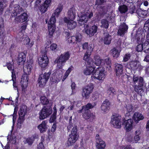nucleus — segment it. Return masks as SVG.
Wrapping results in <instances>:
<instances>
[{"label":"nucleus","instance_id":"f257e3e1","mask_svg":"<svg viewBox=\"0 0 149 149\" xmlns=\"http://www.w3.org/2000/svg\"><path fill=\"white\" fill-rule=\"evenodd\" d=\"M63 5L61 4L58 5L57 8L55 10V12L52 15L50 19L48 22V26L49 34L52 36L55 31L56 26L55 23L56 22V17H58L63 9Z\"/></svg>","mask_w":149,"mask_h":149},{"label":"nucleus","instance_id":"f03ea898","mask_svg":"<svg viewBox=\"0 0 149 149\" xmlns=\"http://www.w3.org/2000/svg\"><path fill=\"white\" fill-rule=\"evenodd\" d=\"M33 65V63L31 61H29L26 62L25 64L23 66L24 72L26 74L25 75H23L22 78L21 79V83L23 82L25 83V86L24 83L22 85V90L25 91V89L27 87L28 84V78L27 75L31 73V71Z\"/></svg>","mask_w":149,"mask_h":149},{"label":"nucleus","instance_id":"7ed1b4c3","mask_svg":"<svg viewBox=\"0 0 149 149\" xmlns=\"http://www.w3.org/2000/svg\"><path fill=\"white\" fill-rule=\"evenodd\" d=\"M77 126H72L70 125L67 127L68 131H71V134L69 135L67 142L68 146H71L73 145L79 137V135L77 133Z\"/></svg>","mask_w":149,"mask_h":149},{"label":"nucleus","instance_id":"20e7f679","mask_svg":"<svg viewBox=\"0 0 149 149\" xmlns=\"http://www.w3.org/2000/svg\"><path fill=\"white\" fill-rule=\"evenodd\" d=\"M81 13H82V14L78 20V22L81 25L87 22L88 19L91 18L93 16V13L88 8L82 9L81 10Z\"/></svg>","mask_w":149,"mask_h":149},{"label":"nucleus","instance_id":"39448f33","mask_svg":"<svg viewBox=\"0 0 149 149\" xmlns=\"http://www.w3.org/2000/svg\"><path fill=\"white\" fill-rule=\"evenodd\" d=\"M70 55L68 52L62 54L58 57L54 61V62L57 63V68L62 69L64 65L66 62L69 59Z\"/></svg>","mask_w":149,"mask_h":149},{"label":"nucleus","instance_id":"423d86ee","mask_svg":"<svg viewBox=\"0 0 149 149\" xmlns=\"http://www.w3.org/2000/svg\"><path fill=\"white\" fill-rule=\"evenodd\" d=\"M139 79V85L135 86L134 91L138 94L141 95L144 91L143 86L144 85L145 83L142 77H141L136 76L135 75L134 76L133 81L135 84H136V82L138 79Z\"/></svg>","mask_w":149,"mask_h":149},{"label":"nucleus","instance_id":"0eeeda50","mask_svg":"<svg viewBox=\"0 0 149 149\" xmlns=\"http://www.w3.org/2000/svg\"><path fill=\"white\" fill-rule=\"evenodd\" d=\"M106 73L104 68L102 67H98L95 70L93 76H91L92 78H95L99 80L103 81L105 77Z\"/></svg>","mask_w":149,"mask_h":149},{"label":"nucleus","instance_id":"6e6552de","mask_svg":"<svg viewBox=\"0 0 149 149\" xmlns=\"http://www.w3.org/2000/svg\"><path fill=\"white\" fill-rule=\"evenodd\" d=\"M52 108L48 106H45L43 107L39 113V118L42 120L47 117L52 113Z\"/></svg>","mask_w":149,"mask_h":149},{"label":"nucleus","instance_id":"1a4fd4ad","mask_svg":"<svg viewBox=\"0 0 149 149\" xmlns=\"http://www.w3.org/2000/svg\"><path fill=\"white\" fill-rule=\"evenodd\" d=\"M120 116L118 115H113L111 117V123L114 127L120 128L122 124Z\"/></svg>","mask_w":149,"mask_h":149},{"label":"nucleus","instance_id":"9d476101","mask_svg":"<svg viewBox=\"0 0 149 149\" xmlns=\"http://www.w3.org/2000/svg\"><path fill=\"white\" fill-rule=\"evenodd\" d=\"M93 88V85L92 84L90 83L88 84L83 90L82 93V96L86 99L88 98Z\"/></svg>","mask_w":149,"mask_h":149},{"label":"nucleus","instance_id":"9b49d317","mask_svg":"<svg viewBox=\"0 0 149 149\" xmlns=\"http://www.w3.org/2000/svg\"><path fill=\"white\" fill-rule=\"evenodd\" d=\"M49 72L45 73L43 74L39 75L38 78V84L40 87L43 86L46 84L50 75Z\"/></svg>","mask_w":149,"mask_h":149},{"label":"nucleus","instance_id":"f8f14e48","mask_svg":"<svg viewBox=\"0 0 149 149\" xmlns=\"http://www.w3.org/2000/svg\"><path fill=\"white\" fill-rule=\"evenodd\" d=\"M88 65L84 70V73L86 75L92 74V76H93V74L95 71V68L93 66V62L91 60H88L87 62Z\"/></svg>","mask_w":149,"mask_h":149},{"label":"nucleus","instance_id":"ddd939ff","mask_svg":"<svg viewBox=\"0 0 149 149\" xmlns=\"http://www.w3.org/2000/svg\"><path fill=\"white\" fill-rule=\"evenodd\" d=\"M27 113L26 107L23 106L21 107L19 111V117L18 121V124H22L25 119L24 117Z\"/></svg>","mask_w":149,"mask_h":149},{"label":"nucleus","instance_id":"4468645a","mask_svg":"<svg viewBox=\"0 0 149 149\" xmlns=\"http://www.w3.org/2000/svg\"><path fill=\"white\" fill-rule=\"evenodd\" d=\"M48 58L46 54L44 53L42 57L38 59L39 65L42 68H45L48 63Z\"/></svg>","mask_w":149,"mask_h":149},{"label":"nucleus","instance_id":"2eb2a0df","mask_svg":"<svg viewBox=\"0 0 149 149\" xmlns=\"http://www.w3.org/2000/svg\"><path fill=\"white\" fill-rule=\"evenodd\" d=\"M97 149H105V144L100 137L98 134H97L95 136Z\"/></svg>","mask_w":149,"mask_h":149},{"label":"nucleus","instance_id":"dca6fc26","mask_svg":"<svg viewBox=\"0 0 149 149\" xmlns=\"http://www.w3.org/2000/svg\"><path fill=\"white\" fill-rule=\"evenodd\" d=\"M142 136V134L141 133V130L139 129H138L136 130L134 132V140L131 138L128 140L130 142L133 143H137L139 142V141L140 140Z\"/></svg>","mask_w":149,"mask_h":149},{"label":"nucleus","instance_id":"f3484780","mask_svg":"<svg viewBox=\"0 0 149 149\" xmlns=\"http://www.w3.org/2000/svg\"><path fill=\"white\" fill-rule=\"evenodd\" d=\"M128 29V26L125 23H121L118 31V35L120 36L124 35L127 32Z\"/></svg>","mask_w":149,"mask_h":149},{"label":"nucleus","instance_id":"a211bd4d","mask_svg":"<svg viewBox=\"0 0 149 149\" xmlns=\"http://www.w3.org/2000/svg\"><path fill=\"white\" fill-rule=\"evenodd\" d=\"M133 123V121L131 119L125 120L123 124L124 125V127L127 131H130L132 129Z\"/></svg>","mask_w":149,"mask_h":149},{"label":"nucleus","instance_id":"6ab92c4d","mask_svg":"<svg viewBox=\"0 0 149 149\" xmlns=\"http://www.w3.org/2000/svg\"><path fill=\"white\" fill-rule=\"evenodd\" d=\"M110 103L107 100H106L102 104L101 107L103 112H107L110 109Z\"/></svg>","mask_w":149,"mask_h":149},{"label":"nucleus","instance_id":"aec40b11","mask_svg":"<svg viewBox=\"0 0 149 149\" xmlns=\"http://www.w3.org/2000/svg\"><path fill=\"white\" fill-rule=\"evenodd\" d=\"M73 20H69L66 17L64 18V21L67 23L68 28L70 29H73L75 28L77 26V23L76 22L73 21Z\"/></svg>","mask_w":149,"mask_h":149},{"label":"nucleus","instance_id":"412c9836","mask_svg":"<svg viewBox=\"0 0 149 149\" xmlns=\"http://www.w3.org/2000/svg\"><path fill=\"white\" fill-rule=\"evenodd\" d=\"M83 117L86 119L92 120L95 118V116L89 110H85L83 115Z\"/></svg>","mask_w":149,"mask_h":149},{"label":"nucleus","instance_id":"4be33fe9","mask_svg":"<svg viewBox=\"0 0 149 149\" xmlns=\"http://www.w3.org/2000/svg\"><path fill=\"white\" fill-rule=\"evenodd\" d=\"M28 18V15L26 13H23L20 15L16 17L15 18L16 21L18 22H23L26 21Z\"/></svg>","mask_w":149,"mask_h":149},{"label":"nucleus","instance_id":"5701e85b","mask_svg":"<svg viewBox=\"0 0 149 149\" xmlns=\"http://www.w3.org/2000/svg\"><path fill=\"white\" fill-rule=\"evenodd\" d=\"M97 26L95 25H93L89 29L86 30L85 32L90 37H91L93 36L97 32Z\"/></svg>","mask_w":149,"mask_h":149},{"label":"nucleus","instance_id":"b1692460","mask_svg":"<svg viewBox=\"0 0 149 149\" xmlns=\"http://www.w3.org/2000/svg\"><path fill=\"white\" fill-rule=\"evenodd\" d=\"M68 17L70 20H74L76 16L75 8L72 7L69 9L68 12Z\"/></svg>","mask_w":149,"mask_h":149},{"label":"nucleus","instance_id":"393cba45","mask_svg":"<svg viewBox=\"0 0 149 149\" xmlns=\"http://www.w3.org/2000/svg\"><path fill=\"white\" fill-rule=\"evenodd\" d=\"M94 63L96 65H103L104 64V61L102 59L98 56H95L93 61Z\"/></svg>","mask_w":149,"mask_h":149},{"label":"nucleus","instance_id":"a878e982","mask_svg":"<svg viewBox=\"0 0 149 149\" xmlns=\"http://www.w3.org/2000/svg\"><path fill=\"white\" fill-rule=\"evenodd\" d=\"M144 47V49H148L149 48V42L148 41H146L143 44H139L138 45L136 48V50L138 52H141Z\"/></svg>","mask_w":149,"mask_h":149},{"label":"nucleus","instance_id":"bb28decb","mask_svg":"<svg viewBox=\"0 0 149 149\" xmlns=\"http://www.w3.org/2000/svg\"><path fill=\"white\" fill-rule=\"evenodd\" d=\"M13 10L14 12L13 13V14L15 16H16L23 11L22 8L18 4H15L14 6Z\"/></svg>","mask_w":149,"mask_h":149},{"label":"nucleus","instance_id":"cd10ccee","mask_svg":"<svg viewBox=\"0 0 149 149\" xmlns=\"http://www.w3.org/2000/svg\"><path fill=\"white\" fill-rule=\"evenodd\" d=\"M93 49V48L92 45H89L88 47V50H87L84 57V60L86 61L87 60L90 56L91 55Z\"/></svg>","mask_w":149,"mask_h":149},{"label":"nucleus","instance_id":"c85d7f7f","mask_svg":"<svg viewBox=\"0 0 149 149\" xmlns=\"http://www.w3.org/2000/svg\"><path fill=\"white\" fill-rule=\"evenodd\" d=\"M20 38H22L23 43L24 45H26L29 44L30 47H31L33 44V42L29 43L30 39L28 36L26 35H23L22 36H21Z\"/></svg>","mask_w":149,"mask_h":149},{"label":"nucleus","instance_id":"c756f323","mask_svg":"<svg viewBox=\"0 0 149 149\" xmlns=\"http://www.w3.org/2000/svg\"><path fill=\"white\" fill-rule=\"evenodd\" d=\"M112 39L111 36L108 33H104V37L103 40L104 43L106 45H109L111 42Z\"/></svg>","mask_w":149,"mask_h":149},{"label":"nucleus","instance_id":"7c9ffc66","mask_svg":"<svg viewBox=\"0 0 149 149\" xmlns=\"http://www.w3.org/2000/svg\"><path fill=\"white\" fill-rule=\"evenodd\" d=\"M38 136L35 135L31 137L28 138H27L24 141V143H27L29 145H31L34 140L35 139H37L38 138Z\"/></svg>","mask_w":149,"mask_h":149},{"label":"nucleus","instance_id":"2f4dec72","mask_svg":"<svg viewBox=\"0 0 149 149\" xmlns=\"http://www.w3.org/2000/svg\"><path fill=\"white\" fill-rule=\"evenodd\" d=\"M47 123L46 121H43L38 127L41 132H43L46 131L47 129Z\"/></svg>","mask_w":149,"mask_h":149},{"label":"nucleus","instance_id":"473e14b6","mask_svg":"<svg viewBox=\"0 0 149 149\" xmlns=\"http://www.w3.org/2000/svg\"><path fill=\"white\" fill-rule=\"evenodd\" d=\"M26 60V55L23 52L20 53L19 54L17 59V63H23Z\"/></svg>","mask_w":149,"mask_h":149},{"label":"nucleus","instance_id":"72a5a7b5","mask_svg":"<svg viewBox=\"0 0 149 149\" xmlns=\"http://www.w3.org/2000/svg\"><path fill=\"white\" fill-rule=\"evenodd\" d=\"M116 74L119 75L123 73V66L121 64L116 63L115 64Z\"/></svg>","mask_w":149,"mask_h":149},{"label":"nucleus","instance_id":"f704fd0d","mask_svg":"<svg viewBox=\"0 0 149 149\" xmlns=\"http://www.w3.org/2000/svg\"><path fill=\"white\" fill-rule=\"evenodd\" d=\"M133 118L136 122L138 123V121L143 119L144 117L141 114L136 112L133 115Z\"/></svg>","mask_w":149,"mask_h":149},{"label":"nucleus","instance_id":"c9c22d12","mask_svg":"<svg viewBox=\"0 0 149 149\" xmlns=\"http://www.w3.org/2000/svg\"><path fill=\"white\" fill-rule=\"evenodd\" d=\"M8 143L12 144H15L16 143V136L14 134H11V135H9L7 137Z\"/></svg>","mask_w":149,"mask_h":149},{"label":"nucleus","instance_id":"e433bc0d","mask_svg":"<svg viewBox=\"0 0 149 149\" xmlns=\"http://www.w3.org/2000/svg\"><path fill=\"white\" fill-rule=\"evenodd\" d=\"M138 15L140 17L144 18L146 15L147 12L146 10H143L141 9H138L136 11Z\"/></svg>","mask_w":149,"mask_h":149},{"label":"nucleus","instance_id":"4c0bfd02","mask_svg":"<svg viewBox=\"0 0 149 149\" xmlns=\"http://www.w3.org/2000/svg\"><path fill=\"white\" fill-rule=\"evenodd\" d=\"M110 8V7L107 6H101L100 8V14H104L106 13Z\"/></svg>","mask_w":149,"mask_h":149},{"label":"nucleus","instance_id":"58836bf2","mask_svg":"<svg viewBox=\"0 0 149 149\" xmlns=\"http://www.w3.org/2000/svg\"><path fill=\"white\" fill-rule=\"evenodd\" d=\"M72 38H74L72 39V42L77 43V42H80L81 41L82 36L80 34L77 33L75 36H72Z\"/></svg>","mask_w":149,"mask_h":149},{"label":"nucleus","instance_id":"ea45409f","mask_svg":"<svg viewBox=\"0 0 149 149\" xmlns=\"http://www.w3.org/2000/svg\"><path fill=\"white\" fill-rule=\"evenodd\" d=\"M111 52L113 57L117 58L119 55L120 52L116 48H113L111 50Z\"/></svg>","mask_w":149,"mask_h":149},{"label":"nucleus","instance_id":"a19ab883","mask_svg":"<svg viewBox=\"0 0 149 149\" xmlns=\"http://www.w3.org/2000/svg\"><path fill=\"white\" fill-rule=\"evenodd\" d=\"M7 66L8 69L10 70H12V80L13 81H14V77H15V73L14 71V67L10 63H8L7 64Z\"/></svg>","mask_w":149,"mask_h":149},{"label":"nucleus","instance_id":"79ce46f5","mask_svg":"<svg viewBox=\"0 0 149 149\" xmlns=\"http://www.w3.org/2000/svg\"><path fill=\"white\" fill-rule=\"evenodd\" d=\"M6 0H0V14L1 13L3 9L6 6Z\"/></svg>","mask_w":149,"mask_h":149},{"label":"nucleus","instance_id":"37998d69","mask_svg":"<svg viewBox=\"0 0 149 149\" xmlns=\"http://www.w3.org/2000/svg\"><path fill=\"white\" fill-rule=\"evenodd\" d=\"M101 26L102 27L107 29L109 26V23L108 21L105 19H103L101 21Z\"/></svg>","mask_w":149,"mask_h":149},{"label":"nucleus","instance_id":"c03bdc74","mask_svg":"<svg viewBox=\"0 0 149 149\" xmlns=\"http://www.w3.org/2000/svg\"><path fill=\"white\" fill-rule=\"evenodd\" d=\"M41 103L43 105L48 104L49 103V100L45 96H42L40 98Z\"/></svg>","mask_w":149,"mask_h":149},{"label":"nucleus","instance_id":"a18cd8bd","mask_svg":"<svg viewBox=\"0 0 149 149\" xmlns=\"http://www.w3.org/2000/svg\"><path fill=\"white\" fill-rule=\"evenodd\" d=\"M130 64L132 68H138L140 65V63L137 61H132L130 62Z\"/></svg>","mask_w":149,"mask_h":149},{"label":"nucleus","instance_id":"49530a36","mask_svg":"<svg viewBox=\"0 0 149 149\" xmlns=\"http://www.w3.org/2000/svg\"><path fill=\"white\" fill-rule=\"evenodd\" d=\"M129 1L130 3V12L133 13L134 12L135 8V6L133 5V3L135 2V0H128Z\"/></svg>","mask_w":149,"mask_h":149},{"label":"nucleus","instance_id":"de8ad7c7","mask_svg":"<svg viewBox=\"0 0 149 149\" xmlns=\"http://www.w3.org/2000/svg\"><path fill=\"white\" fill-rule=\"evenodd\" d=\"M95 105V104H92L90 103H88L86 105L83 107V110H89V109L94 107Z\"/></svg>","mask_w":149,"mask_h":149},{"label":"nucleus","instance_id":"09e8293b","mask_svg":"<svg viewBox=\"0 0 149 149\" xmlns=\"http://www.w3.org/2000/svg\"><path fill=\"white\" fill-rule=\"evenodd\" d=\"M118 8L119 11L121 13H125L128 10L127 6L125 5L120 6Z\"/></svg>","mask_w":149,"mask_h":149},{"label":"nucleus","instance_id":"8fccbe9b","mask_svg":"<svg viewBox=\"0 0 149 149\" xmlns=\"http://www.w3.org/2000/svg\"><path fill=\"white\" fill-rule=\"evenodd\" d=\"M144 51L145 53H147V55L145 57L144 61L147 62H149V48L146 49Z\"/></svg>","mask_w":149,"mask_h":149},{"label":"nucleus","instance_id":"3c124183","mask_svg":"<svg viewBox=\"0 0 149 149\" xmlns=\"http://www.w3.org/2000/svg\"><path fill=\"white\" fill-rule=\"evenodd\" d=\"M56 112H55L53 113L51 117L49 120V122L50 123H52L55 121L56 118Z\"/></svg>","mask_w":149,"mask_h":149},{"label":"nucleus","instance_id":"603ef678","mask_svg":"<svg viewBox=\"0 0 149 149\" xmlns=\"http://www.w3.org/2000/svg\"><path fill=\"white\" fill-rule=\"evenodd\" d=\"M130 57L131 55L130 54H126L123 57V62L127 61L130 59Z\"/></svg>","mask_w":149,"mask_h":149},{"label":"nucleus","instance_id":"864d4df0","mask_svg":"<svg viewBox=\"0 0 149 149\" xmlns=\"http://www.w3.org/2000/svg\"><path fill=\"white\" fill-rule=\"evenodd\" d=\"M47 8L48 7L43 5L40 7V10L42 13H44L46 11Z\"/></svg>","mask_w":149,"mask_h":149},{"label":"nucleus","instance_id":"5fc2aeb1","mask_svg":"<svg viewBox=\"0 0 149 149\" xmlns=\"http://www.w3.org/2000/svg\"><path fill=\"white\" fill-rule=\"evenodd\" d=\"M107 93L110 94L112 93L113 94H116V92L115 91V89L113 87L110 88L107 91Z\"/></svg>","mask_w":149,"mask_h":149},{"label":"nucleus","instance_id":"6e6d98bb","mask_svg":"<svg viewBox=\"0 0 149 149\" xmlns=\"http://www.w3.org/2000/svg\"><path fill=\"white\" fill-rule=\"evenodd\" d=\"M26 28V25L25 24L23 25L21 27V28L20 29L21 31V32H20L19 33V35L20 36L22 35V33L25 30Z\"/></svg>","mask_w":149,"mask_h":149},{"label":"nucleus","instance_id":"4d7b16f0","mask_svg":"<svg viewBox=\"0 0 149 149\" xmlns=\"http://www.w3.org/2000/svg\"><path fill=\"white\" fill-rule=\"evenodd\" d=\"M51 0H46L45 1L44 5L45 6L47 7H48L51 4Z\"/></svg>","mask_w":149,"mask_h":149},{"label":"nucleus","instance_id":"13d9d810","mask_svg":"<svg viewBox=\"0 0 149 149\" xmlns=\"http://www.w3.org/2000/svg\"><path fill=\"white\" fill-rule=\"evenodd\" d=\"M89 45H92V46L93 47V46L92 45H88V43L87 42H85L82 45V48L83 49H88V47Z\"/></svg>","mask_w":149,"mask_h":149},{"label":"nucleus","instance_id":"bf43d9fd","mask_svg":"<svg viewBox=\"0 0 149 149\" xmlns=\"http://www.w3.org/2000/svg\"><path fill=\"white\" fill-rule=\"evenodd\" d=\"M126 109L127 111L130 112L132 111V107L131 105L129 104L127 106Z\"/></svg>","mask_w":149,"mask_h":149},{"label":"nucleus","instance_id":"052dcab7","mask_svg":"<svg viewBox=\"0 0 149 149\" xmlns=\"http://www.w3.org/2000/svg\"><path fill=\"white\" fill-rule=\"evenodd\" d=\"M57 45L56 44H52L50 47V49L52 51L55 50L57 48Z\"/></svg>","mask_w":149,"mask_h":149},{"label":"nucleus","instance_id":"680f3d73","mask_svg":"<svg viewBox=\"0 0 149 149\" xmlns=\"http://www.w3.org/2000/svg\"><path fill=\"white\" fill-rule=\"evenodd\" d=\"M106 0H96L95 5H100L106 1Z\"/></svg>","mask_w":149,"mask_h":149},{"label":"nucleus","instance_id":"e2e57ef3","mask_svg":"<svg viewBox=\"0 0 149 149\" xmlns=\"http://www.w3.org/2000/svg\"><path fill=\"white\" fill-rule=\"evenodd\" d=\"M37 149H44V147L43 143H40L38 146Z\"/></svg>","mask_w":149,"mask_h":149},{"label":"nucleus","instance_id":"0e129e2a","mask_svg":"<svg viewBox=\"0 0 149 149\" xmlns=\"http://www.w3.org/2000/svg\"><path fill=\"white\" fill-rule=\"evenodd\" d=\"M77 102L76 101H74L73 102V104L72 105H71L70 106H69L68 107V109L70 110H72L74 108V105H77Z\"/></svg>","mask_w":149,"mask_h":149},{"label":"nucleus","instance_id":"69168bd1","mask_svg":"<svg viewBox=\"0 0 149 149\" xmlns=\"http://www.w3.org/2000/svg\"><path fill=\"white\" fill-rule=\"evenodd\" d=\"M13 123H14L15 121V120L16 118V112L15 111V110L14 113L13 115Z\"/></svg>","mask_w":149,"mask_h":149},{"label":"nucleus","instance_id":"338daca9","mask_svg":"<svg viewBox=\"0 0 149 149\" xmlns=\"http://www.w3.org/2000/svg\"><path fill=\"white\" fill-rule=\"evenodd\" d=\"M71 88L72 89V93H74L75 92L74 91V90L75 89V87H76V84L74 83H72L71 86Z\"/></svg>","mask_w":149,"mask_h":149},{"label":"nucleus","instance_id":"774afa93","mask_svg":"<svg viewBox=\"0 0 149 149\" xmlns=\"http://www.w3.org/2000/svg\"><path fill=\"white\" fill-rule=\"evenodd\" d=\"M104 61V63L105 62L106 64L108 65L111 63V61L110 60L109 58H107Z\"/></svg>","mask_w":149,"mask_h":149}]
</instances>
